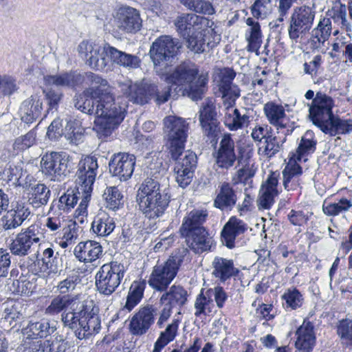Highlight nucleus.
Instances as JSON below:
<instances>
[{
  "mask_svg": "<svg viewBox=\"0 0 352 352\" xmlns=\"http://www.w3.org/2000/svg\"><path fill=\"white\" fill-rule=\"evenodd\" d=\"M65 309L69 310L62 314L63 324L74 331L78 339L89 338L100 331L101 320L93 300L80 301L79 294L58 296L45 309V314L54 316Z\"/></svg>",
  "mask_w": 352,
  "mask_h": 352,
  "instance_id": "nucleus-1",
  "label": "nucleus"
},
{
  "mask_svg": "<svg viewBox=\"0 0 352 352\" xmlns=\"http://www.w3.org/2000/svg\"><path fill=\"white\" fill-rule=\"evenodd\" d=\"M90 84L87 91L94 96H98L94 129L102 138L109 136L125 117L127 104L120 97L116 99L113 88L107 80L94 73L87 74Z\"/></svg>",
  "mask_w": 352,
  "mask_h": 352,
  "instance_id": "nucleus-2",
  "label": "nucleus"
},
{
  "mask_svg": "<svg viewBox=\"0 0 352 352\" xmlns=\"http://www.w3.org/2000/svg\"><path fill=\"white\" fill-rule=\"evenodd\" d=\"M78 51L80 56L86 60L87 64L96 70H103L107 66L105 54L113 62L126 67L136 68L140 65V59L136 56L124 53L111 46L102 47L92 41H82Z\"/></svg>",
  "mask_w": 352,
  "mask_h": 352,
  "instance_id": "nucleus-3",
  "label": "nucleus"
},
{
  "mask_svg": "<svg viewBox=\"0 0 352 352\" xmlns=\"http://www.w3.org/2000/svg\"><path fill=\"white\" fill-rule=\"evenodd\" d=\"M168 85H175L184 96L192 100L201 98L208 79L199 75L198 67L190 63H183L177 66L172 72L166 69L164 75H159Z\"/></svg>",
  "mask_w": 352,
  "mask_h": 352,
  "instance_id": "nucleus-4",
  "label": "nucleus"
},
{
  "mask_svg": "<svg viewBox=\"0 0 352 352\" xmlns=\"http://www.w3.org/2000/svg\"><path fill=\"white\" fill-rule=\"evenodd\" d=\"M170 199L168 192L162 191L159 182L152 178L144 180L136 195L139 210L148 219L161 217L168 206Z\"/></svg>",
  "mask_w": 352,
  "mask_h": 352,
  "instance_id": "nucleus-5",
  "label": "nucleus"
},
{
  "mask_svg": "<svg viewBox=\"0 0 352 352\" xmlns=\"http://www.w3.org/2000/svg\"><path fill=\"white\" fill-rule=\"evenodd\" d=\"M119 88L129 101L144 104L153 98L157 104L166 102L170 96L171 88L166 87L160 89L157 86H143L133 83L130 80L120 82Z\"/></svg>",
  "mask_w": 352,
  "mask_h": 352,
  "instance_id": "nucleus-6",
  "label": "nucleus"
},
{
  "mask_svg": "<svg viewBox=\"0 0 352 352\" xmlns=\"http://www.w3.org/2000/svg\"><path fill=\"white\" fill-rule=\"evenodd\" d=\"M163 123L166 146L171 158L177 160L184 153L188 124L184 119L175 116H166Z\"/></svg>",
  "mask_w": 352,
  "mask_h": 352,
  "instance_id": "nucleus-7",
  "label": "nucleus"
},
{
  "mask_svg": "<svg viewBox=\"0 0 352 352\" xmlns=\"http://www.w3.org/2000/svg\"><path fill=\"white\" fill-rule=\"evenodd\" d=\"M182 47L179 41L168 35L161 36L153 43L150 56L157 75H164L170 65L171 60Z\"/></svg>",
  "mask_w": 352,
  "mask_h": 352,
  "instance_id": "nucleus-8",
  "label": "nucleus"
},
{
  "mask_svg": "<svg viewBox=\"0 0 352 352\" xmlns=\"http://www.w3.org/2000/svg\"><path fill=\"white\" fill-rule=\"evenodd\" d=\"M126 272L124 264L113 261L102 265L95 275V285L100 294L112 295L120 286Z\"/></svg>",
  "mask_w": 352,
  "mask_h": 352,
  "instance_id": "nucleus-9",
  "label": "nucleus"
},
{
  "mask_svg": "<svg viewBox=\"0 0 352 352\" xmlns=\"http://www.w3.org/2000/svg\"><path fill=\"white\" fill-rule=\"evenodd\" d=\"M73 158L66 152H51L41 160L43 174L51 181L60 182L74 168Z\"/></svg>",
  "mask_w": 352,
  "mask_h": 352,
  "instance_id": "nucleus-10",
  "label": "nucleus"
},
{
  "mask_svg": "<svg viewBox=\"0 0 352 352\" xmlns=\"http://www.w3.org/2000/svg\"><path fill=\"white\" fill-rule=\"evenodd\" d=\"M180 264L181 259L177 256H170L166 261L157 263L148 276V285L156 292L166 291L176 277Z\"/></svg>",
  "mask_w": 352,
  "mask_h": 352,
  "instance_id": "nucleus-11",
  "label": "nucleus"
},
{
  "mask_svg": "<svg viewBox=\"0 0 352 352\" xmlns=\"http://www.w3.org/2000/svg\"><path fill=\"white\" fill-rule=\"evenodd\" d=\"M316 11L314 7L302 5L295 7L289 19L288 35L296 42L311 30Z\"/></svg>",
  "mask_w": 352,
  "mask_h": 352,
  "instance_id": "nucleus-12",
  "label": "nucleus"
},
{
  "mask_svg": "<svg viewBox=\"0 0 352 352\" xmlns=\"http://www.w3.org/2000/svg\"><path fill=\"white\" fill-rule=\"evenodd\" d=\"M43 239L41 228L37 224H32L16 235L10 245V252L15 256H25L40 245Z\"/></svg>",
  "mask_w": 352,
  "mask_h": 352,
  "instance_id": "nucleus-13",
  "label": "nucleus"
},
{
  "mask_svg": "<svg viewBox=\"0 0 352 352\" xmlns=\"http://www.w3.org/2000/svg\"><path fill=\"white\" fill-rule=\"evenodd\" d=\"M309 106V118L321 131L334 116V100L326 94L316 93Z\"/></svg>",
  "mask_w": 352,
  "mask_h": 352,
  "instance_id": "nucleus-14",
  "label": "nucleus"
},
{
  "mask_svg": "<svg viewBox=\"0 0 352 352\" xmlns=\"http://www.w3.org/2000/svg\"><path fill=\"white\" fill-rule=\"evenodd\" d=\"M177 32L184 38L189 36L199 31H207L212 33L214 22L206 17L187 14L179 16L175 21Z\"/></svg>",
  "mask_w": 352,
  "mask_h": 352,
  "instance_id": "nucleus-15",
  "label": "nucleus"
},
{
  "mask_svg": "<svg viewBox=\"0 0 352 352\" xmlns=\"http://www.w3.org/2000/svg\"><path fill=\"white\" fill-rule=\"evenodd\" d=\"M214 165L222 170L232 168L237 159L235 143L230 133H225L213 153Z\"/></svg>",
  "mask_w": 352,
  "mask_h": 352,
  "instance_id": "nucleus-16",
  "label": "nucleus"
},
{
  "mask_svg": "<svg viewBox=\"0 0 352 352\" xmlns=\"http://www.w3.org/2000/svg\"><path fill=\"white\" fill-rule=\"evenodd\" d=\"M175 160L176 163L173 171L175 181L180 187L185 188L192 182L197 156L192 152L186 151Z\"/></svg>",
  "mask_w": 352,
  "mask_h": 352,
  "instance_id": "nucleus-17",
  "label": "nucleus"
},
{
  "mask_svg": "<svg viewBox=\"0 0 352 352\" xmlns=\"http://www.w3.org/2000/svg\"><path fill=\"white\" fill-rule=\"evenodd\" d=\"M199 120L204 134L209 139H215L220 131L216 107L211 99L206 100L199 111Z\"/></svg>",
  "mask_w": 352,
  "mask_h": 352,
  "instance_id": "nucleus-18",
  "label": "nucleus"
},
{
  "mask_svg": "<svg viewBox=\"0 0 352 352\" xmlns=\"http://www.w3.org/2000/svg\"><path fill=\"white\" fill-rule=\"evenodd\" d=\"M135 162L134 155L127 153H116L109 162V170L113 176L118 177L120 181H127L133 173Z\"/></svg>",
  "mask_w": 352,
  "mask_h": 352,
  "instance_id": "nucleus-19",
  "label": "nucleus"
},
{
  "mask_svg": "<svg viewBox=\"0 0 352 352\" xmlns=\"http://www.w3.org/2000/svg\"><path fill=\"white\" fill-rule=\"evenodd\" d=\"M212 33H208L207 31H199L189 36L186 39L187 47L195 53H202L207 49H212L221 41V36L215 31L212 26Z\"/></svg>",
  "mask_w": 352,
  "mask_h": 352,
  "instance_id": "nucleus-20",
  "label": "nucleus"
},
{
  "mask_svg": "<svg viewBox=\"0 0 352 352\" xmlns=\"http://www.w3.org/2000/svg\"><path fill=\"white\" fill-rule=\"evenodd\" d=\"M279 173L272 172L263 182L259 190L257 205L259 210H269L275 203V197L279 194L278 190Z\"/></svg>",
  "mask_w": 352,
  "mask_h": 352,
  "instance_id": "nucleus-21",
  "label": "nucleus"
},
{
  "mask_svg": "<svg viewBox=\"0 0 352 352\" xmlns=\"http://www.w3.org/2000/svg\"><path fill=\"white\" fill-rule=\"evenodd\" d=\"M116 25L126 32H136L140 30L142 19L138 11L131 7H122L114 16Z\"/></svg>",
  "mask_w": 352,
  "mask_h": 352,
  "instance_id": "nucleus-22",
  "label": "nucleus"
},
{
  "mask_svg": "<svg viewBox=\"0 0 352 352\" xmlns=\"http://www.w3.org/2000/svg\"><path fill=\"white\" fill-rule=\"evenodd\" d=\"M98 168L97 159L94 157L87 156L79 162L76 182L80 187H85L87 190L92 191Z\"/></svg>",
  "mask_w": 352,
  "mask_h": 352,
  "instance_id": "nucleus-23",
  "label": "nucleus"
},
{
  "mask_svg": "<svg viewBox=\"0 0 352 352\" xmlns=\"http://www.w3.org/2000/svg\"><path fill=\"white\" fill-rule=\"evenodd\" d=\"M155 309L150 305L141 307L131 318L129 324L130 332L135 336L146 333L155 321Z\"/></svg>",
  "mask_w": 352,
  "mask_h": 352,
  "instance_id": "nucleus-24",
  "label": "nucleus"
},
{
  "mask_svg": "<svg viewBox=\"0 0 352 352\" xmlns=\"http://www.w3.org/2000/svg\"><path fill=\"white\" fill-rule=\"evenodd\" d=\"M180 232L182 236L186 239L188 247L195 253L201 254L211 250L214 241L205 228Z\"/></svg>",
  "mask_w": 352,
  "mask_h": 352,
  "instance_id": "nucleus-25",
  "label": "nucleus"
},
{
  "mask_svg": "<svg viewBox=\"0 0 352 352\" xmlns=\"http://www.w3.org/2000/svg\"><path fill=\"white\" fill-rule=\"evenodd\" d=\"M295 347L298 352H312L316 345V337L314 324L304 320L296 331Z\"/></svg>",
  "mask_w": 352,
  "mask_h": 352,
  "instance_id": "nucleus-26",
  "label": "nucleus"
},
{
  "mask_svg": "<svg viewBox=\"0 0 352 352\" xmlns=\"http://www.w3.org/2000/svg\"><path fill=\"white\" fill-rule=\"evenodd\" d=\"M212 276L220 283H225L239 273L232 259L219 256H215L212 261Z\"/></svg>",
  "mask_w": 352,
  "mask_h": 352,
  "instance_id": "nucleus-27",
  "label": "nucleus"
},
{
  "mask_svg": "<svg viewBox=\"0 0 352 352\" xmlns=\"http://www.w3.org/2000/svg\"><path fill=\"white\" fill-rule=\"evenodd\" d=\"M248 230V225L235 216L231 217L221 231V241L229 249L235 246L236 238Z\"/></svg>",
  "mask_w": 352,
  "mask_h": 352,
  "instance_id": "nucleus-28",
  "label": "nucleus"
},
{
  "mask_svg": "<svg viewBox=\"0 0 352 352\" xmlns=\"http://www.w3.org/2000/svg\"><path fill=\"white\" fill-rule=\"evenodd\" d=\"M30 214L31 212L27 205L24 203H16L2 217V226L6 230L15 229L21 226Z\"/></svg>",
  "mask_w": 352,
  "mask_h": 352,
  "instance_id": "nucleus-29",
  "label": "nucleus"
},
{
  "mask_svg": "<svg viewBox=\"0 0 352 352\" xmlns=\"http://www.w3.org/2000/svg\"><path fill=\"white\" fill-rule=\"evenodd\" d=\"M43 100L41 96L32 95L21 104L19 114L23 122L30 124L39 119L43 113Z\"/></svg>",
  "mask_w": 352,
  "mask_h": 352,
  "instance_id": "nucleus-30",
  "label": "nucleus"
},
{
  "mask_svg": "<svg viewBox=\"0 0 352 352\" xmlns=\"http://www.w3.org/2000/svg\"><path fill=\"white\" fill-rule=\"evenodd\" d=\"M76 258L82 263H92L102 254V247L99 242L92 240L80 242L74 249Z\"/></svg>",
  "mask_w": 352,
  "mask_h": 352,
  "instance_id": "nucleus-31",
  "label": "nucleus"
},
{
  "mask_svg": "<svg viewBox=\"0 0 352 352\" xmlns=\"http://www.w3.org/2000/svg\"><path fill=\"white\" fill-rule=\"evenodd\" d=\"M263 111L270 124L276 127L278 131L288 127L289 118L282 104L268 102L264 105Z\"/></svg>",
  "mask_w": 352,
  "mask_h": 352,
  "instance_id": "nucleus-32",
  "label": "nucleus"
},
{
  "mask_svg": "<svg viewBox=\"0 0 352 352\" xmlns=\"http://www.w3.org/2000/svg\"><path fill=\"white\" fill-rule=\"evenodd\" d=\"M56 329V326L47 319L31 320L23 329V333L28 339L44 338L52 334Z\"/></svg>",
  "mask_w": 352,
  "mask_h": 352,
  "instance_id": "nucleus-33",
  "label": "nucleus"
},
{
  "mask_svg": "<svg viewBox=\"0 0 352 352\" xmlns=\"http://www.w3.org/2000/svg\"><path fill=\"white\" fill-rule=\"evenodd\" d=\"M82 81V76L76 71H70L55 75H46L43 77L45 86L73 88L80 84Z\"/></svg>",
  "mask_w": 352,
  "mask_h": 352,
  "instance_id": "nucleus-34",
  "label": "nucleus"
},
{
  "mask_svg": "<svg viewBox=\"0 0 352 352\" xmlns=\"http://www.w3.org/2000/svg\"><path fill=\"white\" fill-rule=\"evenodd\" d=\"M237 196L232 185L223 182L219 186V192L214 200V206L222 211H230L235 206Z\"/></svg>",
  "mask_w": 352,
  "mask_h": 352,
  "instance_id": "nucleus-35",
  "label": "nucleus"
},
{
  "mask_svg": "<svg viewBox=\"0 0 352 352\" xmlns=\"http://www.w3.org/2000/svg\"><path fill=\"white\" fill-rule=\"evenodd\" d=\"M332 32V23L330 18L320 17L317 25L312 29L310 43L312 48L318 49L328 41Z\"/></svg>",
  "mask_w": 352,
  "mask_h": 352,
  "instance_id": "nucleus-36",
  "label": "nucleus"
},
{
  "mask_svg": "<svg viewBox=\"0 0 352 352\" xmlns=\"http://www.w3.org/2000/svg\"><path fill=\"white\" fill-rule=\"evenodd\" d=\"M223 118L224 125L232 131H236L247 127L250 123V117L246 113L241 112L236 108L226 107Z\"/></svg>",
  "mask_w": 352,
  "mask_h": 352,
  "instance_id": "nucleus-37",
  "label": "nucleus"
},
{
  "mask_svg": "<svg viewBox=\"0 0 352 352\" xmlns=\"http://www.w3.org/2000/svg\"><path fill=\"white\" fill-rule=\"evenodd\" d=\"M116 222L113 217L105 211H99L91 223V230L98 236H107L114 230Z\"/></svg>",
  "mask_w": 352,
  "mask_h": 352,
  "instance_id": "nucleus-38",
  "label": "nucleus"
},
{
  "mask_svg": "<svg viewBox=\"0 0 352 352\" xmlns=\"http://www.w3.org/2000/svg\"><path fill=\"white\" fill-rule=\"evenodd\" d=\"M162 292L160 296L162 300L167 302L174 307L181 308L188 302V291L179 284H173Z\"/></svg>",
  "mask_w": 352,
  "mask_h": 352,
  "instance_id": "nucleus-39",
  "label": "nucleus"
},
{
  "mask_svg": "<svg viewBox=\"0 0 352 352\" xmlns=\"http://www.w3.org/2000/svg\"><path fill=\"white\" fill-rule=\"evenodd\" d=\"M2 318L10 325L22 320L25 316L24 305L18 300H8L2 305Z\"/></svg>",
  "mask_w": 352,
  "mask_h": 352,
  "instance_id": "nucleus-40",
  "label": "nucleus"
},
{
  "mask_svg": "<svg viewBox=\"0 0 352 352\" xmlns=\"http://www.w3.org/2000/svg\"><path fill=\"white\" fill-rule=\"evenodd\" d=\"M86 89L82 94H76L74 98V107L82 113L90 116H96L98 96H94Z\"/></svg>",
  "mask_w": 352,
  "mask_h": 352,
  "instance_id": "nucleus-41",
  "label": "nucleus"
},
{
  "mask_svg": "<svg viewBox=\"0 0 352 352\" xmlns=\"http://www.w3.org/2000/svg\"><path fill=\"white\" fill-rule=\"evenodd\" d=\"M180 319L175 318L172 322L167 325L165 330L160 333L158 338L154 344L153 352H161L168 344L175 340L177 336Z\"/></svg>",
  "mask_w": 352,
  "mask_h": 352,
  "instance_id": "nucleus-42",
  "label": "nucleus"
},
{
  "mask_svg": "<svg viewBox=\"0 0 352 352\" xmlns=\"http://www.w3.org/2000/svg\"><path fill=\"white\" fill-rule=\"evenodd\" d=\"M322 131L331 136L351 133L352 119H342L334 116Z\"/></svg>",
  "mask_w": 352,
  "mask_h": 352,
  "instance_id": "nucleus-43",
  "label": "nucleus"
},
{
  "mask_svg": "<svg viewBox=\"0 0 352 352\" xmlns=\"http://www.w3.org/2000/svg\"><path fill=\"white\" fill-rule=\"evenodd\" d=\"M208 217V212L206 210L194 209L190 211L186 217H184L180 232L187 230L192 231L195 229L205 228L203 226Z\"/></svg>",
  "mask_w": 352,
  "mask_h": 352,
  "instance_id": "nucleus-44",
  "label": "nucleus"
},
{
  "mask_svg": "<svg viewBox=\"0 0 352 352\" xmlns=\"http://www.w3.org/2000/svg\"><path fill=\"white\" fill-rule=\"evenodd\" d=\"M348 8L344 4L340 1H336L331 10L327 12L329 18L333 20L335 23H337L340 28L344 30L346 32H350L352 30L351 24L347 18Z\"/></svg>",
  "mask_w": 352,
  "mask_h": 352,
  "instance_id": "nucleus-45",
  "label": "nucleus"
},
{
  "mask_svg": "<svg viewBox=\"0 0 352 352\" xmlns=\"http://www.w3.org/2000/svg\"><path fill=\"white\" fill-rule=\"evenodd\" d=\"M316 144L317 140L314 133L311 130H307L301 137L296 152L292 154L306 162L307 160V156L315 151Z\"/></svg>",
  "mask_w": 352,
  "mask_h": 352,
  "instance_id": "nucleus-46",
  "label": "nucleus"
},
{
  "mask_svg": "<svg viewBox=\"0 0 352 352\" xmlns=\"http://www.w3.org/2000/svg\"><path fill=\"white\" fill-rule=\"evenodd\" d=\"M352 209V200L346 197L335 199L333 202L322 204V211L327 216H338L351 211Z\"/></svg>",
  "mask_w": 352,
  "mask_h": 352,
  "instance_id": "nucleus-47",
  "label": "nucleus"
},
{
  "mask_svg": "<svg viewBox=\"0 0 352 352\" xmlns=\"http://www.w3.org/2000/svg\"><path fill=\"white\" fill-rule=\"evenodd\" d=\"M145 288L146 281L144 280L133 281L129 288L123 309H126L129 312L132 311L140 302Z\"/></svg>",
  "mask_w": 352,
  "mask_h": 352,
  "instance_id": "nucleus-48",
  "label": "nucleus"
},
{
  "mask_svg": "<svg viewBox=\"0 0 352 352\" xmlns=\"http://www.w3.org/2000/svg\"><path fill=\"white\" fill-rule=\"evenodd\" d=\"M246 24L250 26V29L246 34L248 41V51L257 52L262 43V34L261 26L258 21L252 18L246 19Z\"/></svg>",
  "mask_w": 352,
  "mask_h": 352,
  "instance_id": "nucleus-49",
  "label": "nucleus"
},
{
  "mask_svg": "<svg viewBox=\"0 0 352 352\" xmlns=\"http://www.w3.org/2000/svg\"><path fill=\"white\" fill-rule=\"evenodd\" d=\"M286 133L284 137L276 136L272 133L266 137L263 145L258 148V153L267 157H272L279 152L280 147L285 142Z\"/></svg>",
  "mask_w": 352,
  "mask_h": 352,
  "instance_id": "nucleus-50",
  "label": "nucleus"
},
{
  "mask_svg": "<svg viewBox=\"0 0 352 352\" xmlns=\"http://www.w3.org/2000/svg\"><path fill=\"white\" fill-rule=\"evenodd\" d=\"M50 194V190L45 184H37L30 187L28 201L37 208L47 204Z\"/></svg>",
  "mask_w": 352,
  "mask_h": 352,
  "instance_id": "nucleus-51",
  "label": "nucleus"
},
{
  "mask_svg": "<svg viewBox=\"0 0 352 352\" xmlns=\"http://www.w3.org/2000/svg\"><path fill=\"white\" fill-rule=\"evenodd\" d=\"M214 307L213 299L210 297L207 289H202L200 293L197 296L194 303L195 311L194 313L196 317L201 316H208L212 312Z\"/></svg>",
  "mask_w": 352,
  "mask_h": 352,
  "instance_id": "nucleus-52",
  "label": "nucleus"
},
{
  "mask_svg": "<svg viewBox=\"0 0 352 352\" xmlns=\"http://www.w3.org/2000/svg\"><path fill=\"white\" fill-rule=\"evenodd\" d=\"M281 299L283 306L287 311L296 310L302 307L304 302L302 294L294 287L286 289L281 296Z\"/></svg>",
  "mask_w": 352,
  "mask_h": 352,
  "instance_id": "nucleus-53",
  "label": "nucleus"
},
{
  "mask_svg": "<svg viewBox=\"0 0 352 352\" xmlns=\"http://www.w3.org/2000/svg\"><path fill=\"white\" fill-rule=\"evenodd\" d=\"M336 327L337 334L342 344L352 350V320L349 318L340 320Z\"/></svg>",
  "mask_w": 352,
  "mask_h": 352,
  "instance_id": "nucleus-54",
  "label": "nucleus"
},
{
  "mask_svg": "<svg viewBox=\"0 0 352 352\" xmlns=\"http://www.w3.org/2000/svg\"><path fill=\"white\" fill-rule=\"evenodd\" d=\"M78 194H80L79 188L77 190L68 189L59 198L58 204V209L68 212L73 208L77 203Z\"/></svg>",
  "mask_w": 352,
  "mask_h": 352,
  "instance_id": "nucleus-55",
  "label": "nucleus"
},
{
  "mask_svg": "<svg viewBox=\"0 0 352 352\" xmlns=\"http://www.w3.org/2000/svg\"><path fill=\"white\" fill-rule=\"evenodd\" d=\"M219 87L225 108L233 107L236 100L240 96V90L238 87L234 85H219Z\"/></svg>",
  "mask_w": 352,
  "mask_h": 352,
  "instance_id": "nucleus-56",
  "label": "nucleus"
},
{
  "mask_svg": "<svg viewBox=\"0 0 352 352\" xmlns=\"http://www.w3.org/2000/svg\"><path fill=\"white\" fill-rule=\"evenodd\" d=\"M271 0H255L250 8L252 16L257 19H265L272 12Z\"/></svg>",
  "mask_w": 352,
  "mask_h": 352,
  "instance_id": "nucleus-57",
  "label": "nucleus"
},
{
  "mask_svg": "<svg viewBox=\"0 0 352 352\" xmlns=\"http://www.w3.org/2000/svg\"><path fill=\"white\" fill-rule=\"evenodd\" d=\"M103 197L106 201L107 208L115 210L121 205L122 195L116 186L107 187L104 192Z\"/></svg>",
  "mask_w": 352,
  "mask_h": 352,
  "instance_id": "nucleus-58",
  "label": "nucleus"
},
{
  "mask_svg": "<svg viewBox=\"0 0 352 352\" xmlns=\"http://www.w3.org/2000/svg\"><path fill=\"white\" fill-rule=\"evenodd\" d=\"M36 141V132L32 129L25 135L17 138L13 144V148L17 151H23L32 146Z\"/></svg>",
  "mask_w": 352,
  "mask_h": 352,
  "instance_id": "nucleus-59",
  "label": "nucleus"
},
{
  "mask_svg": "<svg viewBox=\"0 0 352 352\" xmlns=\"http://www.w3.org/2000/svg\"><path fill=\"white\" fill-rule=\"evenodd\" d=\"M43 352H65L69 347V342L62 338L56 337L53 340L41 342Z\"/></svg>",
  "mask_w": 352,
  "mask_h": 352,
  "instance_id": "nucleus-60",
  "label": "nucleus"
},
{
  "mask_svg": "<svg viewBox=\"0 0 352 352\" xmlns=\"http://www.w3.org/2000/svg\"><path fill=\"white\" fill-rule=\"evenodd\" d=\"M52 86H45L43 89V93L49 106V109H56L60 102L63 94L61 91L54 89Z\"/></svg>",
  "mask_w": 352,
  "mask_h": 352,
  "instance_id": "nucleus-61",
  "label": "nucleus"
},
{
  "mask_svg": "<svg viewBox=\"0 0 352 352\" xmlns=\"http://www.w3.org/2000/svg\"><path fill=\"white\" fill-rule=\"evenodd\" d=\"M79 283L80 279L78 276H69L58 283L57 285V290L63 296H69V294L73 292L76 289V287Z\"/></svg>",
  "mask_w": 352,
  "mask_h": 352,
  "instance_id": "nucleus-62",
  "label": "nucleus"
},
{
  "mask_svg": "<svg viewBox=\"0 0 352 352\" xmlns=\"http://www.w3.org/2000/svg\"><path fill=\"white\" fill-rule=\"evenodd\" d=\"M160 309L158 310L159 318L157 322V325L159 328H162L164 323L168 321V320L171 316L173 313V307L171 305L168 303L166 301H162V298L159 299Z\"/></svg>",
  "mask_w": 352,
  "mask_h": 352,
  "instance_id": "nucleus-63",
  "label": "nucleus"
},
{
  "mask_svg": "<svg viewBox=\"0 0 352 352\" xmlns=\"http://www.w3.org/2000/svg\"><path fill=\"white\" fill-rule=\"evenodd\" d=\"M301 161H303V160L292 153L283 171H284L285 173H289L298 177L302 173V167L299 164V162Z\"/></svg>",
  "mask_w": 352,
  "mask_h": 352,
  "instance_id": "nucleus-64",
  "label": "nucleus"
}]
</instances>
